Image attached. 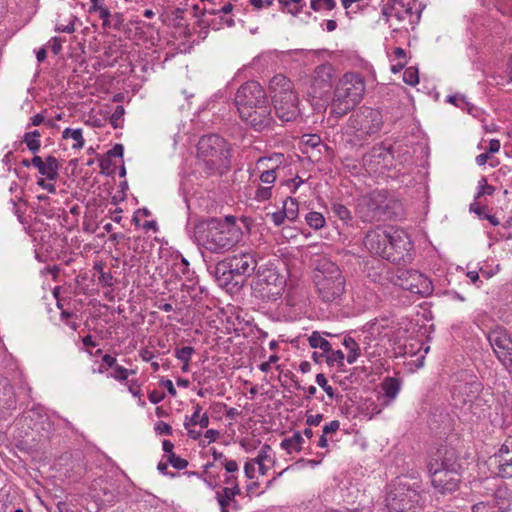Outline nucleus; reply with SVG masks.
Returning <instances> with one entry per match:
<instances>
[{"mask_svg":"<svg viewBox=\"0 0 512 512\" xmlns=\"http://www.w3.org/2000/svg\"><path fill=\"white\" fill-rule=\"evenodd\" d=\"M239 226L219 222L218 218L202 220L195 225L194 237L199 245L213 253H223L233 248L242 239Z\"/></svg>","mask_w":512,"mask_h":512,"instance_id":"1","label":"nucleus"},{"mask_svg":"<svg viewBox=\"0 0 512 512\" xmlns=\"http://www.w3.org/2000/svg\"><path fill=\"white\" fill-rule=\"evenodd\" d=\"M313 283L321 301L328 304L340 303L345 292L346 280L336 263L325 256L315 259Z\"/></svg>","mask_w":512,"mask_h":512,"instance_id":"2","label":"nucleus"},{"mask_svg":"<svg viewBox=\"0 0 512 512\" xmlns=\"http://www.w3.org/2000/svg\"><path fill=\"white\" fill-rule=\"evenodd\" d=\"M375 269L377 273H369L373 282L384 286L387 282L401 287L420 297H428L433 293L434 287L432 281L424 274L416 270L397 269L395 273L382 262L378 261Z\"/></svg>","mask_w":512,"mask_h":512,"instance_id":"3","label":"nucleus"},{"mask_svg":"<svg viewBox=\"0 0 512 512\" xmlns=\"http://www.w3.org/2000/svg\"><path fill=\"white\" fill-rule=\"evenodd\" d=\"M364 93L363 76L354 72L345 73L335 87L331 113L336 117H342L362 100Z\"/></svg>","mask_w":512,"mask_h":512,"instance_id":"4","label":"nucleus"},{"mask_svg":"<svg viewBox=\"0 0 512 512\" xmlns=\"http://www.w3.org/2000/svg\"><path fill=\"white\" fill-rule=\"evenodd\" d=\"M198 158L203 162L205 171L223 174L230 166V148L224 138L216 134L202 136L197 145Z\"/></svg>","mask_w":512,"mask_h":512,"instance_id":"5","label":"nucleus"},{"mask_svg":"<svg viewBox=\"0 0 512 512\" xmlns=\"http://www.w3.org/2000/svg\"><path fill=\"white\" fill-rule=\"evenodd\" d=\"M416 483L399 479L389 486L385 499L390 512H415L420 507L421 494Z\"/></svg>","mask_w":512,"mask_h":512,"instance_id":"6","label":"nucleus"},{"mask_svg":"<svg viewBox=\"0 0 512 512\" xmlns=\"http://www.w3.org/2000/svg\"><path fill=\"white\" fill-rule=\"evenodd\" d=\"M285 287V276L272 266L260 267L252 285L255 295L263 301H276L283 294Z\"/></svg>","mask_w":512,"mask_h":512,"instance_id":"7","label":"nucleus"},{"mask_svg":"<svg viewBox=\"0 0 512 512\" xmlns=\"http://www.w3.org/2000/svg\"><path fill=\"white\" fill-rule=\"evenodd\" d=\"M257 266L255 256L250 252L234 254L219 263L215 267V274L225 284L233 281L235 277L251 276Z\"/></svg>","mask_w":512,"mask_h":512,"instance_id":"8","label":"nucleus"},{"mask_svg":"<svg viewBox=\"0 0 512 512\" xmlns=\"http://www.w3.org/2000/svg\"><path fill=\"white\" fill-rule=\"evenodd\" d=\"M385 191L375 190L358 199L356 212L364 222L380 221L388 209Z\"/></svg>","mask_w":512,"mask_h":512,"instance_id":"9","label":"nucleus"},{"mask_svg":"<svg viewBox=\"0 0 512 512\" xmlns=\"http://www.w3.org/2000/svg\"><path fill=\"white\" fill-rule=\"evenodd\" d=\"M383 125L382 115L378 110L362 107L349 118V127L363 135L377 133Z\"/></svg>","mask_w":512,"mask_h":512,"instance_id":"10","label":"nucleus"},{"mask_svg":"<svg viewBox=\"0 0 512 512\" xmlns=\"http://www.w3.org/2000/svg\"><path fill=\"white\" fill-rule=\"evenodd\" d=\"M238 113L241 120L257 132L269 130L275 123L269 100H267L266 103L253 107L252 109H243Z\"/></svg>","mask_w":512,"mask_h":512,"instance_id":"11","label":"nucleus"},{"mask_svg":"<svg viewBox=\"0 0 512 512\" xmlns=\"http://www.w3.org/2000/svg\"><path fill=\"white\" fill-rule=\"evenodd\" d=\"M268 100L263 87L256 81H248L242 84L234 98L238 112L243 109H252L253 107L266 103Z\"/></svg>","mask_w":512,"mask_h":512,"instance_id":"12","label":"nucleus"},{"mask_svg":"<svg viewBox=\"0 0 512 512\" xmlns=\"http://www.w3.org/2000/svg\"><path fill=\"white\" fill-rule=\"evenodd\" d=\"M388 243V232L383 229L369 231L364 238V245L371 254L389 261H397L394 253L389 251Z\"/></svg>","mask_w":512,"mask_h":512,"instance_id":"13","label":"nucleus"},{"mask_svg":"<svg viewBox=\"0 0 512 512\" xmlns=\"http://www.w3.org/2000/svg\"><path fill=\"white\" fill-rule=\"evenodd\" d=\"M456 450L448 445H442L429 455L428 471L460 468Z\"/></svg>","mask_w":512,"mask_h":512,"instance_id":"14","label":"nucleus"},{"mask_svg":"<svg viewBox=\"0 0 512 512\" xmlns=\"http://www.w3.org/2000/svg\"><path fill=\"white\" fill-rule=\"evenodd\" d=\"M459 470L460 468L428 471L432 486L441 494L456 491L460 482Z\"/></svg>","mask_w":512,"mask_h":512,"instance_id":"15","label":"nucleus"},{"mask_svg":"<svg viewBox=\"0 0 512 512\" xmlns=\"http://www.w3.org/2000/svg\"><path fill=\"white\" fill-rule=\"evenodd\" d=\"M488 341L496 357L503 365L512 355V339L510 335L505 329L498 327L489 332Z\"/></svg>","mask_w":512,"mask_h":512,"instance_id":"16","label":"nucleus"},{"mask_svg":"<svg viewBox=\"0 0 512 512\" xmlns=\"http://www.w3.org/2000/svg\"><path fill=\"white\" fill-rule=\"evenodd\" d=\"M274 102L275 113L283 122L294 121L299 116L298 97L295 93H286Z\"/></svg>","mask_w":512,"mask_h":512,"instance_id":"17","label":"nucleus"},{"mask_svg":"<svg viewBox=\"0 0 512 512\" xmlns=\"http://www.w3.org/2000/svg\"><path fill=\"white\" fill-rule=\"evenodd\" d=\"M387 232L389 238V251L394 253L397 260L402 259L405 253L412 248V242L409 235L403 229L390 228Z\"/></svg>","mask_w":512,"mask_h":512,"instance_id":"18","label":"nucleus"},{"mask_svg":"<svg viewBox=\"0 0 512 512\" xmlns=\"http://www.w3.org/2000/svg\"><path fill=\"white\" fill-rule=\"evenodd\" d=\"M382 14L385 16L387 22H389L391 18L402 22L412 17V6L410 3L405 4L402 0H388L382 7Z\"/></svg>","mask_w":512,"mask_h":512,"instance_id":"19","label":"nucleus"},{"mask_svg":"<svg viewBox=\"0 0 512 512\" xmlns=\"http://www.w3.org/2000/svg\"><path fill=\"white\" fill-rule=\"evenodd\" d=\"M480 387L481 384L477 380L460 382L458 385H455L452 393L456 405H465L472 402L477 397Z\"/></svg>","mask_w":512,"mask_h":512,"instance_id":"20","label":"nucleus"},{"mask_svg":"<svg viewBox=\"0 0 512 512\" xmlns=\"http://www.w3.org/2000/svg\"><path fill=\"white\" fill-rule=\"evenodd\" d=\"M240 494V487H222L216 491V499L221 512H232L238 509V503L235 499Z\"/></svg>","mask_w":512,"mask_h":512,"instance_id":"21","label":"nucleus"},{"mask_svg":"<svg viewBox=\"0 0 512 512\" xmlns=\"http://www.w3.org/2000/svg\"><path fill=\"white\" fill-rule=\"evenodd\" d=\"M32 165L38 169L39 173L46 176L48 180H56L59 176V162L54 156H47L45 159L35 155L31 159Z\"/></svg>","mask_w":512,"mask_h":512,"instance_id":"22","label":"nucleus"},{"mask_svg":"<svg viewBox=\"0 0 512 512\" xmlns=\"http://www.w3.org/2000/svg\"><path fill=\"white\" fill-rule=\"evenodd\" d=\"M90 493L96 502L102 504H112L116 497L114 490L111 489V484L104 479L93 481L90 486Z\"/></svg>","mask_w":512,"mask_h":512,"instance_id":"23","label":"nucleus"},{"mask_svg":"<svg viewBox=\"0 0 512 512\" xmlns=\"http://www.w3.org/2000/svg\"><path fill=\"white\" fill-rule=\"evenodd\" d=\"M252 460L258 466V472L261 475H266L275 462L272 448L268 444H264L258 452V455Z\"/></svg>","mask_w":512,"mask_h":512,"instance_id":"24","label":"nucleus"},{"mask_svg":"<svg viewBox=\"0 0 512 512\" xmlns=\"http://www.w3.org/2000/svg\"><path fill=\"white\" fill-rule=\"evenodd\" d=\"M269 88L273 93V100H275L278 96H285L286 93H294L292 82L282 74L275 75L270 80Z\"/></svg>","mask_w":512,"mask_h":512,"instance_id":"25","label":"nucleus"},{"mask_svg":"<svg viewBox=\"0 0 512 512\" xmlns=\"http://www.w3.org/2000/svg\"><path fill=\"white\" fill-rule=\"evenodd\" d=\"M335 77V70L331 64H322L314 70V82L320 87H330Z\"/></svg>","mask_w":512,"mask_h":512,"instance_id":"26","label":"nucleus"},{"mask_svg":"<svg viewBox=\"0 0 512 512\" xmlns=\"http://www.w3.org/2000/svg\"><path fill=\"white\" fill-rule=\"evenodd\" d=\"M387 155L383 148H373L369 153L363 156V165L368 171L376 172L381 161Z\"/></svg>","mask_w":512,"mask_h":512,"instance_id":"27","label":"nucleus"},{"mask_svg":"<svg viewBox=\"0 0 512 512\" xmlns=\"http://www.w3.org/2000/svg\"><path fill=\"white\" fill-rule=\"evenodd\" d=\"M193 408H194L193 414L190 417L189 416L185 417L184 427L188 428V427H192L195 425H199L201 428H207L209 425L208 415L206 413L201 414L202 407L200 404H195Z\"/></svg>","mask_w":512,"mask_h":512,"instance_id":"28","label":"nucleus"},{"mask_svg":"<svg viewBox=\"0 0 512 512\" xmlns=\"http://www.w3.org/2000/svg\"><path fill=\"white\" fill-rule=\"evenodd\" d=\"M382 390L384 392V395L390 400H394L401 387V383L397 378L394 377H387L384 379L383 383L381 384Z\"/></svg>","mask_w":512,"mask_h":512,"instance_id":"29","label":"nucleus"},{"mask_svg":"<svg viewBox=\"0 0 512 512\" xmlns=\"http://www.w3.org/2000/svg\"><path fill=\"white\" fill-rule=\"evenodd\" d=\"M299 207L296 199L287 197L283 201L282 214L286 216L289 221H295L298 217Z\"/></svg>","mask_w":512,"mask_h":512,"instance_id":"30","label":"nucleus"},{"mask_svg":"<svg viewBox=\"0 0 512 512\" xmlns=\"http://www.w3.org/2000/svg\"><path fill=\"white\" fill-rule=\"evenodd\" d=\"M343 345L345 346L346 349L349 350L346 357L347 363H355L361 354L358 343L352 337H345L343 340Z\"/></svg>","mask_w":512,"mask_h":512,"instance_id":"31","label":"nucleus"},{"mask_svg":"<svg viewBox=\"0 0 512 512\" xmlns=\"http://www.w3.org/2000/svg\"><path fill=\"white\" fill-rule=\"evenodd\" d=\"M62 138L63 139H69L71 138L74 140V144L72 145L73 149H81L84 146V138L82 135V129H72V128H66L62 132Z\"/></svg>","mask_w":512,"mask_h":512,"instance_id":"32","label":"nucleus"},{"mask_svg":"<svg viewBox=\"0 0 512 512\" xmlns=\"http://www.w3.org/2000/svg\"><path fill=\"white\" fill-rule=\"evenodd\" d=\"M498 464L497 475L501 478H512V457L496 456Z\"/></svg>","mask_w":512,"mask_h":512,"instance_id":"33","label":"nucleus"},{"mask_svg":"<svg viewBox=\"0 0 512 512\" xmlns=\"http://www.w3.org/2000/svg\"><path fill=\"white\" fill-rule=\"evenodd\" d=\"M41 133L38 130L30 131L25 133L23 137V142L27 145V148L32 153H37L40 150L41 142H40Z\"/></svg>","mask_w":512,"mask_h":512,"instance_id":"34","label":"nucleus"},{"mask_svg":"<svg viewBox=\"0 0 512 512\" xmlns=\"http://www.w3.org/2000/svg\"><path fill=\"white\" fill-rule=\"evenodd\" d=\"M309 345L312 348H319L324 353L330 352L331 344L328 340H326L318 331L312 332V334L308 338Z\"/></svg>","mask_w":512,"mask_h":512,"instance_id":"35","label":"nucleus"},{"mask_svg":"<svg viewBox=\"0 0 512 512\" xmlns=\"http://www.w3.org/2000/svg\"><path fill=\"white\" fill-rule=\"evenodd\" d=\"M305 221L309 227L315 230H319L325 226L324 216L316 211H311L306 214Z\"/></svg>","mask_w":512,"mask_h":512,"instance_id":"36","label":"nucleus"},{"mask_svg":"<svg viewBox=\"0 0 512 512\" xmlns=\"http://www.w3.org/2000/svg\"><path fill=\"white\" fill-rule=\"evenodd\" d=\"M331 209L334 215L340 220L346 223L352 220L351 212L345 205L341 203H333Z\"/></svg>","mask_w":512,"mask_h":512,"instance_id":"37","label":"nucleus"},{"mask_svg":"<svg viewBox=\"0 0 512 512\" xmlns=\"http://www.w3.org/2000/svg\"><path fill=\"white\" fill-rule=\"evenodd\" d=\"M124 24V16L122 13L116 12L111 14L109 20L106 23H102V27L104 29L113 28L117 31H120Z\"/></svg>","mask_w":512,"mask_h":512,"instance_id":"38","label":"nucleus"},{"mask_svg":"<svg viewBox=\"0 0 512 512\" xmlns=\"http://www.w3.org/2000/svg\"><path fill=\"white\" fill-rule=\"evenodd\" d=\"M315 380H316V383L325 391V393L327 394V396L330 399H335L338 397L334 388L328 384L327 378L325 377V375L323 373H318L316 375Z\"/></svg>","mask_w":512,"mask_h":512,"instance_id":"39","label":"nucleus"},{"mask_svg":"<svg viewBox=\"0 0 512 512\" xmlns=\"http://www.w3.org/2000/svg\"><path fill=\"white\" fill-rule=\"evenodd\" d=\"M326 362L329 366H333L335 363L339 366L344 365L345 355L341 350L326 352Z\"/></svg>","mask_w":512,"mask_h":512,"instance_id":"40","label":"nucleus"},{"mask_svg":"<svg viewBox=\"0 0 512 512\" xmlns=\"http://www.w3.org/2000/svg\"><path fill=\"white\" fill-rule=\"evenodd\" d=\"M311 9L318 12L322 10H333L336 7L335 0H311Z\"/></svg>","mask_w":512,"mask_h":512,"instance_id":"41","label":"nucleus"},{"mask_svg":"<svg viewBox=\"0 0 512 512\" xmlns=\"http://www.w3.org/2000/svg\"><path fill=\"white\" fill-rule=\"evenodd\" d=\"M195 353V349L191 346H185L175 350V357L183 364L190 362L192 355Z\"/></svg>","mask_w":512,"mask_h":512,"instance_id":"42","label":"nucleus"},{"mask_svg":"<svg viewBox=\"0 0 512 512\" xmlns=\"http://www.w3.org/2000/svg\"><path fill=\"white\" fill-rule=\"evenodd\" d=\"M403 81L411 86H415L419 82L418 70L415 67H408L403 73Z\"/></svg>","mask_w":512,"mask_h":512,"instance_id":"43","label":"nucleus"},{"mask_svg":"<svg viewBox=\"0 0 512 512\" xmlns=\"http://www.w3.org/2000/svg\"><path fill=\"white\" fill-rule=\"evenodd\" d=\"M113 369L114 372L110 374V377L114 378L117 381L127 380L130 374L135 373L133 370H128L127 368L120 366L118 364Z\"/></svg>","mask_w":512,"mask_h":512,"instance_id":"44","label":"nucleus"},{"mask_svg":"<svg viewBox=\"0 0 512 512\" xmlns=\"http://www.w3.org/2000/svg\"><path fill=\"white\" fill-rule=\"evenodd\" d=\"M167 461L177 470H183L188 466V461L176 455L175 453H171V455H168Z\"/></svg>","mask_w":512,"mask_h":512,"instance_id":"45","label":"nucleus"},{"mask_svg":"<svg viewBox=\"0 0 512 512\" xmlns=\"http://www.w3.org/2000/svg\"><path fill=\"white\" fill-rule=\"evenodd\" d=\"M495 191V188L492 185L487 183L485 178H481L478 182V192L477 198H480L483 195H492Z\"/></svg>","mask_w":512,"mask_h":512,"instance_id":"46","label":"nucleus"},{"mask_svg":"<svg viewBox=\"0 0 512 512\" xmlns=\"http://www.w3.org/2000/svg\"><path fill=\"white\" fill-rule=\"evenodd\" d=\"M280 447L288 454L300 452V446H297L291 437L285 438L281 441Z\"/></svg>","mask_w":512,"mask_h":512,"instance_id":"47","label":"nucleus"},{"mask_svg":"<svg viewBox=\"0 0 512 512\" xmlns=\"http://www.w3.org/2000/svg\"><path fill=\"white\" fill-rule=\"evenodd\" d=\"M221 466L224 467L227 474L237 475L239 472L238 463L235 460L224 458V461L221 462Z\"/></svg>","mask_w":512,"mask_h":512,"instance_id":"48","label":"nucleus"},{"mask_svg":"<svg viewBox=\"0 0 512 512\" xmlns=\"http://www.w3.org/2000/svg\"><path fill=\"white\" fill-rule=\"evenodd\" d=\"M272 188L271 187H258L255 191V199L258 201H266L271 198Z\"/></svg>","mask_w":512,"mask_h":512,"instance_id":"49","label":"nucleus"},{"mask_svg":"<svg viewBox=\"0 0 512 512\" xmlns=\"http://www.w3.org/2000/svg\"><path fill=\"white\" fill-rule=\"evenodd\" d=\"M125 113L124 107L121 105L116 106L115 110L113 111L110 122L113 125L114 128H117L119 126V121L122 119L123 115Z\"/></svg>","mask_w":512,"mask_h":512,"instance_id":"50","label":"nucleus"},{"mask_svg":"<svg viewBox=\"0 0 512 512\" xmlns=\"http://www.w3.org/2000/svg\"><path fill=\"white\" fill-rule=\"evenodd\" d=\"M220 436V432L218 430H215V429H208L205 434H204V438L207 440H201L200 441V445L202 446H206L212 442H215L218 437Z\"/></svg>","mask_w":512,"mask_h":512,"instance_id":"51","label":"nucleus"},{"mask_svg":"<svg viewBox=\"0 0 512 512\" xmlns=\"http://www.w3.org/2000/svg\"><path fill=\"white\" fill-rule=\"evenodd\" d=\"M89 12H98L99 17L103 20V23H106L111 16L110 10L107 7H104L102 4L93 9H89Z\"/></svg>","mask_w":512,"mask_h":512,"instance_id":"52","label":"nucleus"},{"mask_svg":"<svg viewBox=\"0 0 512 512\" xmlns=\"http://www.w3.org/2000/svg\"><path fill=\"white\" fill-rule=\"evenodd\" d=\"M77 19L76 16H71V20L69 21V23L67 25H63V24H57L56 25V32H65V33H68V34H71L75 31V27H74V21Z\"/></svg>","mask_w":512,"mask_h":512,"instance_id":"53","label":"nucleus"},{"mask_svg":"<svg viewBox=\"0 0 512 512\" xmlns=\"http://www.w3.org/2000/svg\"><path fill=\"white\" fill-rule=\"evenodd\" d=\"M260 180H261V182L266 183V184L274 183L276 180L275 169H268V170L262 172L260 175Z\"/></svg>","mask_w":512,"mask_h":512,"instance_id":"54","label":"nucleus"},{"mask_svg":"<svg viewBox=\"0 0 512 512\" xmlns=\"http://www.w3.org/2000/svg\"><path fill=\"white\" fill-rule=\"evenodd\" d=\"M448 102L454 104L457 107L464 108L468 105V102L466 101L465 97L462 95H451L448 96Z\"/></svg>","mask_w":512,"mask_h":512,"instance_id":"55","label":"nucleus"},{"mask_svg":"<svg viewBox=\"0 0 512 512\" xmlns=\"http://www.w3.org/2000/svg\"><path fill=\"white\" fill-rule=\"evenodd\" d=\"M255 472H256V464L254 463V461L252 459H250L244 465L245 476L248 479H253L255 477Z\"/></svg>","mask_w":512,"mask_h":512,"instance_id":"56","label":"nucleus"},{"mask_svg":"<svg viewBox=\"0 0 512 512\" xmlns=\"http://www.w3.org/2000/svg\"><path fill=\"white\" fill-rule=\"evenodd\" d=\"M340 428V422L338 420H333L323 426V434L328 435L331 433H335Z\"/></svg>","mask_w":512,"mask_h":512,"instance_id":"57","label":"nucleus"},{"mask_svg":"<svg viewBox=\"0 0 512 512\" xmlns=\"http://www.w3.org/2000/svg\"><path fill=\"white\" fill-rule=\"evenodd\" d=\"M155 430L159 434H165V435L172 434V427L163 421H159L155 424Z\"/></svg>","mask_w":512,"mask_h":512,"instance_id":"58","label":"nucleus"},{"mask_svg":"<svg viewBox=\"0 0 512 512\" xmlns=\"http://www.w3.org/2000/svg\"><path fill=\"white\" fill-rule=\"evenodd\" d=\"M249 2L254 9L260 10L270 7L274 3V0H249Z\"/></svg>","mask_w":512,"mask_h":512,"instance_id":"59","label":"nucleus"},{"mask_svg":"<svg viewBox=\"0 0 512 512\" xmlns=\"http://www.w3.org/2000/svg\"><path fill=\"white\" fill-rule=\"evenodd\" d=\"M494 506L486 502H479L472 506L473 512H491Z\"/></svg>","mask_w":512,"mask_h":512,"instance_id":"60","label":"nucleus"},{"mask_svg":"<svg viewBox=\"0 0 512 512\" xmlns=\"http://www.w3.org/2000/svg\"><path fill=\"white\" fill-rule=\"evenodd\" d=\"M148 397L151 403L158 404L165 398V393L158 390H153L149 392Z\"/></svg>","mask_w":512,"mask_h":512,"instance_id":"61","label":"nucleus"},{"mask_svg":"<svg viewBox=\"0 0 512 512\" xmlns=\"http://www.w3.org/2000/svg\"><path fill=\"white\" fill-rule=\"evenodd\" d=\"M323 419V415L322 414H315V415H307L306 417V424L310 427L312 426H318L321 421Z\"/></svg>","mask_w":512,"mask_h":512,"instance_id":"62","label":"nucleus"},{"mask_svg":"<svg viewBox=\"0 0 512 512\" xmlns=\"http://www.w3.org/2000/svg\"><path fill=\"white\" fill-rule=\"evenodd\" d=\"M98 280L104 286H112L113 285V282H112L113 277H112V274L109 272L101 271V273L98 277Z\"/></svg>","mask_w":512,"mask_h":512,"instance_id":"63","label":"nucleus"},{"mask_svg":"<svg viewBox=\"0 0 512 512\" xmlns=\"http://www.w3.org/2000/svg\"><path fill=\"white\" fill-rule=\"evenodd\" d=\"M37 185L47 190L49 193H56V186L52 183H48L44 178H39L37 180Z\"/></svg>","mask_w":512,"mask_h":512,"instance_id":"64","label":"nucleus"}]
</instances>
